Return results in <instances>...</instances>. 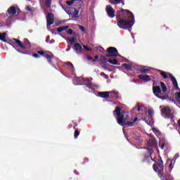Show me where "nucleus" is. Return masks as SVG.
Returning a JSON list of instances; mask_svg holds the SVG:
<instances>
[{"label": "nucleus", "instance_id": "f257e3e1", "mask_svg": "<svg viewBox=\"0 0 180 180\" xmlns=\"http://www.w3.org/2000/svg\"><path fill=\"white\" fill-rule=\"evenodd\" d=\"M117 25L120 29L131 32L134 25V15L127 10H121L117 12Z\"/></svg>", "mask_w": 180, "mask_h": 180}, {"label": "nucleus", "instance_id": "f03ea898", "mask_svg": "<svg viewBox=\"0 0 180 180\" xmlns=\"http://www.w3.org/2000/svg\"><path fill=\"white\" fill-rule=\"evenodd\" d=\"M113 115L117 119L118 124L120 126H129V127H131V126L139 120V118H135L133 122H127V120H129V113L122 111L120 107H116L113 112Z\"/></svg>", "mask_w": 180, "mask_h": 180}, {"label": "nucleus", "instance_id": "7ed1b4c3", "mask_svg": "<svg viewBox=\"0 0 180 180\" xmlns=\"http://www.w3.org/2000/svg\"><path fill=\"white\" fill-rule=\"evenodd\" d=\"M85 81L87 82L86 91L88 92H92L94 89H98V88H99V86L91 82V81H92V78L84 79L82 77H77L73 79V84L74 85H84L82 83L77 82H85Z\"/></svg>", "mask_w": 180, "mask_h": 180}, {"label": "nucleus", "instance_id": "20e7f679", "mask_svg": "<svg viewBox=\"0 0 180 180\" xmlns=\"http://www.w3.org/2000/svg\"><path fill=\"white\" fill-rule=\"evenodd\" d=\"M148 144V147L146 150H148V155L145 156V158L143 159L144 162H151V161H153V158L151 157V154H153L152 147H157V141H155L154 138H150Z\"/></svg>", "mask_w": 180, "mask_h": 180}, {"label": "nucleus", "instance_id": "39448f33", "mask_svg": "<svg viewBox=\"0 0 180 180\" xmlns=\"http://www.w3.org/2000/svg\"><path fill=\"white\" fill-rule=\"evenodd\" d=\"M165 92H167V86H165L164 82H160L158 86H153V94L157 96V98H159L160 99H165V98H162L160 96L164 95Z\"/></svg>", "mask_w": 180, "mask_h": 180}, {"label": "nucleus", "instance_id": "423d86ee", "mask_svg": "<svg viewBox=\"0 0 180 180\" xmlns=\"http://www.w3.org/2000/svg\"><path fill=\"white\" fill-rule=\"evenodd\" d=\"M160 75L163 77L164 79H167V78H170L171 81L173 83V85L175 88V89L177 91V89H179V87L178 86V82L176 81V79L171 75V73H168L166 72H164L162 70L160 71Z\"/></svg>", "mask_w": 180, "mask_h": 180}, {"label": "nucleus", "instance_id": "0eeeda50", "mask_svg": "<svg viewBox=\"0 0 180 180\" xmlns=\"http://www.w3.org/2000/svg\"><path fill=\"white\" fill-rule=\"evenodd\" d=\"M146 117L144 119V121L148 126H153L154 121H153V116H154V110L150 108L148 112H146Z\"/></svg>", "mask_w": 180, "mask_h": 180}, {"label": "nucleus", "instance_id": "6e6552de", "mask_svg": "<svg viewBox=\"0 0 180 180\" xmlns=\"http://www.w3.org/2000/svg\"><path fill=\"white\" fill-rule=\"evenodd\" d=\"M161 115L165 119H170L171 122H172V114L169 107H163L161 110Z\"/></svg>", "mask_w": 180, "mask_h": 180}, {"label": "nucleus", "instance_id": "1a4fd4ad", "mask_svg": "<svg viewBox=\"0 0 180 180\" xmlns=\"http://www.w3.org/2000/svg\"><path fill=\"white\" fill-rule=\"evenodd\" d=\"M11 41H12V43H13V41H15V43H16V44H18V46H19V47H20V49H22L23 50H25L26 49H29V47H30V42L27 39L24 40L25 45H23V44H22V41H20V40L16 39L15 38L13 39Z\"/></svg>", "mask_w": 180, "mask_h": 180}, {"label": "nucleus", "instance_id": "9d476101", "mask_svg": "<svg viewBox=\"0 0 180 180\" xmlns=\"http://www.w3.org/2000/svg\"><path fill=\"white\" fill-rule=\"evenodd\" d=\"M20 12V9H19V7H18L16 5L12 6L10 7L7 11V16L8 18H11V16H13L15 15L19 14Z\"/></svg>", "mask_w": 180, "mask_h": 180}, {"label": "nucleus", "instance_id": "9b49d317", "mask_svg": "<svg viewBox=\"0 0 180 180\" xmlns=\"http://www.w3.org/2000/svg\"><path fill=\"white\" fill-rule=\"evenodd\" d=\"M110 94H114V96H117V95H119V92L116 91H98V95L100 98H109L110 96Z\"/></svg>", "mask_w": 180, "mask_h": 180}, {"label": "nucleus", "instance_id": "f8f14e48", "mask_svg": "<svg viewBox=\"0 0 180 180\" xmlns=\"http://www.w3.org/2000/svg\"><path fill=\"white\" fill-rule=\"evenodd\" d=\"M44 57H45V58H46L49 64H50V65H51V67H53V68H55V70H58V69H57L56 65H54V61H56V59H54V56H53V54L45 53Z\"/></svg>", "mask_w": 180, "mask_h": 180}, {"label": "nucleus", "instance_id": "ddd939ff", "mask_svg": "<svg viewBox=\"0 0 180 180\" xmlns=\"http://www.w3.org/2000/svg\"><path fill=\"white\" fill-rule=\"evenodd\" d=\"M105 11L107 13L108 16H109V18H115V9H113V8H112V6L110 5H108L105 8Z\"/></svg>", "mask_w": 180, "mask_h": 180}, {"label": "nucleus", "instance_id": "4468645a", "mask_svg": "<svg viewBox=\"0 0 180 180\" xmlns=\"http://www.w3.org/2000/svg\"><path fill=\"white\" fill-rule=\"evenodd\" d=\"M46 22L49 26H51L54 23V15L52 13H49L46 16Z\"/></svg>", "mask_w": 180, "mask_h": 180}, {"label": "nucleus", "instance_id": "2eb2a0df", "mask_svg": "<svg viewBox=\"0 0 180 180\" xmlns=\"http://www.w3.org/2000/svg\"><path fill=\"white\" fill-rule=\"evenodd\" d=\"M138 78L143 81V82H148L149 81H151V77H150V75H138Z\"/></svg>", "mask_w": 180, "mask_h": 180}, {"label": "nucleus", "instance_id": "dca6fc26", "mask_svg": "<svg viewBox=\"0 0 180 180\" xmlns=\"http://www.w3.org/2000/svg\"><path fill=\"white\" fill-rule=\"evenodd\" d=\"M74 50L78 53V54H82V46L79 44H75L74 45Z\"/></svg>", "mask_w": 180, "mask_h": 180}, {"label": "nucleus", "instance_id": "f3484780", "mask_svg": "<svg viewBox=\"0 0 180 180\" xmlns=\"http://www.w3.org/2000/svg\"><path fill=\"white\" fill-rule=\"evenodd\" d=\"M64 65L66 68H68V70H70L72 72H74V71H75V69L74 68V65H72V63L68 62V63H64Z\"/></svg>", "mask_w": 180, "mask_h": 180}, {"label": "nucleus", "instance_id": "a211bd4d", "mask_svg": "<svg viewBox=\"0 0 180 180\" xmlns=\"http://www.w3.org/2000/svg\"><path fill=\"white\" fill-rule=\"evenodd\" d=\"M134 110H137L138 112H143V110H147V109L146 108V107H144V105H137L134 108Z\"/></svg>", "mask_w": 180, "mask_h": 180}, {"label": "nucleus", "instance_id": "6ab92c4d", "mask_svg": "<svg viewBox=\"0 0 180 180\" xmlns=\"http://www.w3.org/2000/svg\"><path fill=\"white\" fill-rule=\"evenodd\" d=\"M108 53L110 54H119L117 53V49L115 47H109L108 49Z\"/></svg>", "mask_w": 180, "mask_h": 180}, {"label": "nucleus", "instance_id": "aec40b11", "mask_svg": "<svg viewBox=\"0 0 180 180\" xmlns=\"http://www.w3.org/2000/svg\"><path fill=\"white\" fill-rule=\"evenodd\" d=\"M110 4L112 5H119L120 4H123V0H108Z\"/></svg>", "mask_w": 180, "mask_h": 180}, {"label": "nucleus", "instance_id": "412c9836", "mask_svg": "<svg viewBox=\"0 0 180 180\" xmlns=\"http://www.w3.org/2000/svg\"><path fill=\"white\" fill-rule=\"evenodd\" d=\"M141 74H148L150 72V69H146V67L143 66L139 69Z\"/></svg>", "mask_w": 180, "mask_h": 180}, {"label": "nucleus", "instance_id": "4be33fe9", "mask_svg": "<svg viewBox=\"0 0 180 180\" xmlns=\"http://www.w3.org/2000/svg\"><path fill=\"white\" fill-rule=\"evenodd\" d=\"M79 14V10L75 9L74 12L71 13V15L73 19H76L77 18H78Z\"/></svg>", "mask_w": 180, "mask_h": 180}, {"label": "nucleus", "instance_id": "5701e85b", "mask_svg": "<svg viewBox=\"0 0 180 180\" xmlns=\"http://www.w3.org/2000/svg\"><path fill=\"white\" fill-rule=\"evenodd\" d=\"M70 26L66 25V26H62L60 27L57 29L58 33H61V32H64V30H67V29H69Z\"/></svg>", "mask_w": 180, "mask_h": 180}, {"label": "nucleus", "instance_id": "b1692460", "mask_svg": "<svg viewBox=\"0 0 180 180\" xmlns=\"http://www.w3.org/2000/svg\"><path fill=\"white\" fill-rule=\"evenodd\" d=\"M44 5V6L50 9V8H51V0H45Z\"/></svg>", "mask_w": 180, "mask_h": 180}, {"label": "nucleus", "instance_id": "393cba45", "mask_svg": "<svg viewBox=\"0 0 180 180\" xmlns=\"http://www.w3.org/2000/svg\"><path fill=\"white\" fill-rule=\"evenodd\" d=\"M0 40L6 42V32L0 33Z\"/></svg>", "mask_w": 180, "mask_h": 180}, {"label": "nucleus", "instance_id": "a878e982", "mask_svg": "<svg viewBox=\"0 0 180 180\" xmlns=\"http://www.w3.org/2000/svg\"><path fill=\"white\" fill-rule=\"evenodd\" d=\"M108 63L112 64L113 65H120V63L117 62V59L109 60Z\"/></svg>", "mask_w": 180, "mask_h": 180}, {"label": "nucleus", "instance_id": "bb28decb", "mask_svg": "<svg viewBox=\"0 0 180 180\" xmlns=\"http://www.w3.org/2000/svg\"><path fill=\"white\" fill-rule=\"evenodd\" d=\"M65 40L70 44H74V43H75V37L65 38Z\"/></svg>", "mask_w": 180, "mask_h": 180}, {"label": "nucleus", "instance_id": "cd10ccee", "mask_svg": "<svg viewBox=\"0 0 180 180\" xmlns=\"http://www.w3.org/2000/svg\"><path fill=\"white\" fill-rule=\"evenodd\" d=\"M175 160H172L171 161H170V164H169V171H170V172H171V171H172V169H174V165H175Z\"/></svg>", "mask_w": 180, "mask_h": 180}, {"label": "nucleus", "instance_id": "c85d7f7f", "mask_svg": "<svg viewBox=\"0 0 180 180\" xmlns=\"http://www.w3.org/2000/svg\"><path fill=\"white\" fill-rule=\"evenodd\" d=\"M152 130L157 137H160L161 136V132L158 129L153 128Z\"/></svg>", "mask_w": 180, "mask_h": 180}, {"label": "nucleus", "instance_id": "c756f323", "mask_svg": "<svg viewBox=\"0 0 180 180\" xmlns=\"http://www.w3.org/2000/svg\"><path fill=\"white\" fill-rule=\"evenodd\" d=\"M122 67H124V68H126V70H128V71H131L132 70L131 66L127 63H124L122 65Z\"/></svg>", "mask_w": 180, "mask_h": 180}, {"label": "nucleus", "instance_id": "7c9ffc66", "mask_svg": "<svg viewBox=\"0 0 180 180\" xmlns=\"http://www.w3.org/2000/svg\"><path fill=\"white\" fill-rule=\"evenodd\" d=\"M75 1H82V0H70L66 1V4L68 5L69 6H71L72 5H74V3Z\"/></svg>", "mask_w": 180, "mask_h": 180}, {"label": "nucleus", "instance_id": "2f4dec72", "mask_svg": "<svg viewBox=\"0 0 180 180\" xmlns=\"http://www.w3.org/2000/svg\"><path fill=\"white\" fill-rule=\"evenodd\" d=\"M105 57H121L120 54H112V53H109V54H106Z\"/></svg>", "mask_w": 180, "mask_h": 180}, {"label": "nucleus", "instance_id": "473e14b6", "mask_svg": "<svg viewBox=\"0 0 180 180\" xmlns=\"http://www.w3.org/2000/svg\"><path fill=\"white\" fill-rule=\"evenodd\" d=\"M83 49H84V50H86V51H91V50H92V49H91L90 47H89L86 45H83Z\"/></svg>", "mask_w": 180, "mask_h": 180}, {"label": "nucleus", "instance_id": "72a5a7b5", "mask_svg": "<svg viewBox=\"0 0 180 180\" xmlns=\"http://www.w3.org/2000/svg\"><path fill=\"white\" fill-rule=\"evenodd\" d=\"M78 136H79V131L78 130L75 131V139H78Z\"/></svg>", "mask_w": 180, "mask_h": 180}, {"label": "nucleus", "instance_id": "f704fd0d", "mask_svg": "<svg viewBox=\"0 0 180 180\" xmlns=\"http://www.w3.org/2000/svg\"><path fill=\"white\" fill-rule=\"evenodd\" d=\"M165 147H167V143L163 142V143H162V145L160 146L161 150H164V148H165Z\"/></svg>", "mask_w": 180, "mask_h": 180}, {"label": "nucleus", "instance_id": "c9c22d12", "mask_svg": "<svg viewBox=\"0 0 180 180\" xmlns=\"http://www.w3.org/2000/svg\"><path fill=\"white\" fill-rule=\"evenodd\" d=\"M87 60H89V61H92V63H95V61H96V60H94L91 56H87Z\"/></svg>", "mask_w": 180, "mask_h": 180}, {"label": "nucleus", "instance_id": "e433bc0d", "mask_svg": "<svg viewBox=\"0 0 180 180\" xmlns=\"http://www.w3.org/2000/svg\"><path fill=\"white\" fill-rule=\"evenodd\" d=\"M79 28L83 33H85V27H84L82 25H79Z\"/></svg>", "mask_w": 180, "mask_h": 180}, {"label": "nucleus", "instance_id": "4c0bfd02", "mask_svg": "<svg viewBox=\"0 0 180 180\" xmlns=\"http://www.w3.org/2000/svg\"><path fill=\"white\" fill-rule=\"evenodd\" d=\"M37 53H38V54H39L40 56H44V55H45L46 53H47L46 52L40 51H39Z\"/></svg>", "mask_w": 180, "mask_h": 180}, {"label": "nucleus", "instance_id": "58836bf2", "mask_svg": "<svg viewBox=\"0 0 180 180\" xmlns=\"http://www.w3.org/2000/svg\"><path fill=\"white\" fill-rule=\"evenodd\" d=\"M179 157V153H176L175 155H174V159H172V160H175V162H176V160H178V158Z\"/></svg>", "mask_w": 180, "mask_h": 180}, {"label": "nucleus", "instance_id": "ea45409f", "mask_svg": "<svg viewBox=\"0 0 180 180\" xmlns=\"http://www.w3.org/2000/svg\"><path fill=\"white\" fill-rule=\"evenodd\" d=\"M8 44H10V46H12V47H13V49L18 51V53H20V51L18 50V49H16V47L12 43H8Z\"/></svg>", "mask_w": 180, "mask_h": 180}, {"label": "nucleus", "instance_id": "a19ab883", "mask_svg": "<svg viewBox=\"0 0 180 180\" xmlns=\"http://www.w3.org/2000/svg\"><path fill=\"white\" fill-rule=\"evenodd\" d=\"M67 33H68V34H72V30H71V29L68 30L67 31Z\"/></svg>", "mask_w": 180, "mask_h": 180}, {"label": "nucleus", "instance_id": "79ce46f5", "mask_svg": "<svg viewBox=\"0 0 180 180\" xmlns=\"http://www.w3.org/2000/svg\"><path fill=\"white\" fill-rule=\"evenodd\" d=\"M49 41H50V36L48 35L46 39V42L49 43Z\"/></svg>", "mask_w": 180, "mask_h": 180}, {"label": "nucleus", "instance_id": "37998d69", "mask_svg": "<svg viewBox=\"0 0 180 180\" xmlns=\"http://www.w3.org/2000/svg\"><path fill=\"white\" fill-rule=\"evenodd\" d=\"M32 56L34 57V58H39V55L37 53H34Z\"/></svg>", "mask_w": 180, "mask_h": 180}, {"label": "nucleus", "instance_id": "c03bdc74", "mask_svg": "<svg viewBox=\"0 0 180 180\" xmlns=\"http://www.w3.org/2000/svg\"><path fill=\"white\" fill-rule=\"evenodd\" d=\"M115 96V94H110L109 97L110 98H116V96Z\"/></svg>", "mask_w": 180, "mask_h": 180}, {"label": "nucleus", "instance_id": "a18cd8bd", "mask_svg": "<svg viewBox=\"0 0 180 180\" xmlns=\"http://www.w3.org/2000/svg\"><path fill=\"white\" fill-rule=\"evenodd\" d=\"M26 11H32V9L30 8V7L29 6H26Z\"/></svg>", "mask_w": 180, "mask_h": 180}, {"label": "nucleus", "instance_id": "49530a36", "mask_svg": "<svg viewBox=\"0 0 180 180\" xmlns=\"http://www.w3.org/2000/svg\"><path fill=\"white\" fill-rule=\"evenodd\" d=\"M56 41L54 39H51L49 42V44H53V43H55Z\"/></svg>", "mask_w": 180, "mask_h": 180}, {"label": "nucleus", "instance_id": "de8ad7c7", "mask_svg": "<svg viewBox=\"0 0 180 180\" xmlns=\"http://www.w3.org/2000/svg\"><path fill=\"white\" fill-rule=\"evenodd\" d=\"M65 12L68 13V15H71V13H70V11H68L67 10H65Z\"/></svg>", "mask_w": 180, "mask_h": 180}, {"label": "nucleus", "instance_id": "09e8293b", "mask_svg": "<svg viewBox=\"0 0 180 180\" xmlns=\"http://www.w3.org/2000/svg\"><path fill=\"white\" fill-rule=\"evenodd\" d=\"M70 50H71V47L66 49V51H70Z\"/></svg>", "mask_w": 180, "mask_h": 180}, {"label": "nucleus", "instance_id": "8fccbe9b", "mask_svg": "<svg viewBox=\"0 0 180 180\" xmlns=\"http://www.w3.org/2000/svg\"><path fill=\"white\" fill-rule=\"evenodd\" d=\"M6 26H7L8 27H11V24H6Z\"/></svg>", "mask_w": 180, "mask_h": 180}, {"label": "nucleus", "instance_id": "3c124183", "mask_svg": "<svg viewBox=\"0 0 180 180\" xmlns=\"http://www.w3.org/2000/svg\"><path fill=\"white\" fill-rule=\"evenodd\" d=\"M101 76H103V75H105V73H103V72H101Z\"/></svg>", "mask_w": 180, "mask_h": 180}, {"label": "nucleus", "instance_id": "603ef678", "mask_svg": "<svg viewBox=\"0 0 180 180\" xmlns=\"http://www.w3.org/2000/svg\"><path fill=\"white\" fill-rule=\"evenodd\" d=\"M97 58H98V56H95V59H94V60H97Z\"/></svg>", "mask_w": 180, "mask_h": 180}, {"label": "nucleus", "instance_id": "864d4df0", "mask_svg": "<svg viewBox=\"0 0 180 180\" xmlns=\"http://www.w3.org/2000/svg\"><path fill=\"white\" fill-rule=\"evenodd\" d=\"M104 63H108V60H106V59H104Z\"/></svg>", "mask_w": 180, "mask_h": 180}, {"label": "nucleus", "instance_id": "5fc2aeb1", "mask_svg": "<svg viewBox=\"0 0 180 180\" xmlns=\"http://www.w3.org/2000/svg\"><path fill=\"white\" fill-rule=\"evenodd\" d=\"M105 78H106V79H108V78H109V77L106 76V77H105Z\"/></svg>", "mask_w": 180, "mask_h": 180}, {"label": "nucleus", "instance_id": "6e6d98bb", "mask_svg": "<svg viewBox=\"0 0 180 180\" xmlns=\"http://www.w3.org/2000/svg\"><path fill=\"white\" fill-rule=\"evenodd\" d=\"M160 109H162V105H160Z\"/></svg>", "mask_w": 180, "mask_h": 180}, {"label": "nucleus", "instance_id": "4d7b16f0", "mask_svg": "<svg viewBox=\"0 0 180 180\" xmlns=\"http://www.w3.org/2000/svg\"><path fill=\"white\" fill-rule=\"evenodd\" d=\"M122 5H124V3H122Z\"/></svg>", "mask_w": 180, "mask_h": 180}]
</instances>
